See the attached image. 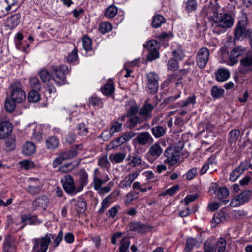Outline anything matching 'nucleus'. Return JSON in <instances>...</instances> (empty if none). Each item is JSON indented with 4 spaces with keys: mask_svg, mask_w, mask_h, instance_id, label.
I'll use <instances>...</instances> for the list:
<instances>
[{
    "mask_svg": "<svg viewBox=\"0 0 252 252\" xmlns=\"http://www.w3.org/2000/svg\"><path fill=\"white\" fill-rule=\"evenodd\" d=\"M234 23V18L227 13H217L213 18L212 32L217 34L224 33L232 27Z\"/></svg>",
    "mask_w": 252,
    "mask_h": 252,
    "instance_id": "obj_1",
    "label": "nucleus"
},
{
    "mask_svg": "<svg viewBox=\"0 0 252 252\" xmlns=\"http://www.w3.org/2000/svg\"><path fill=\"white\" fill-rule=\"evenodd\" d=\"M52 239H54V234L47 233L44 236L32 239V252H47Z\"/></svg>",
    "mask_w": 252,
    "mask_h": 252,
    "instance_id": "obj_2",
    "label": "nucleus"
},
{
    "mask_svg": "<svg viewBox=\"0 0 252 252\" xmlns=\"http://www.w3.org/2000/svg\"><path fill=\"white\" fill-rule=\"evenodd\" d=\"M51 71L55 74L56 77L53 80L59 86L65 84L66 75L69 72L68 67L65 65L60 66L53 65L51 66Z\"/></svg>",
    "mask_w": 252,
    "mask_h": 252,
    "instance_id": "obj_3",
    "label": "nucleus"
},
{
    "mask_svg": "<svg viewBox=\"0 0 252 252\" xmlns=\"http://www.w3.org/2000/svg\"><path fill=\"white\" fill-rule=\"evenodd\" d=\"M247 18L245 16L243 19L238 22L234 32L235 39L239 40L243 39L247 36L252 37V31L247 29Z\"/></svg>",
    "mask_w": 252,
    "mask_h": 252,
    "instance_id": "obj_4",
    "label": "nucleus"
},
{
    "mask_svg": "<svg viewBox=\"0 0 252 252\" xmlns=\"http://www.w3.org/2000/svg\"><path fill=\"white\" fill-rule=\"evenodd\" d=\"M63 187L65 191L70 195H74L78 193L77 186L76 187L72 176L65 174L61 179Z\"/></svg>",
    "mask_w": 252,
    "mask_h": 252,
    "instance_id": "obj_5",
    "label": "nucleus"
},
{
    "mask_svg": "<svg viewBox=\"0 0 252 252\" xmlns=\"http://www.w3.org/2000/svg\"><path fill=\"white\" fill-rule=\"evenodd\" d=\"M17 103H21L26 98V92L22 89V84L19 82H15L11 85V95L10 96Z\"/></svg>",
    "mask_w": 252,
    "mask_h": 252,
    "instance_id": "obj_6",
    "label": "nucleus"
},
{
    "mask_svg": "<svg viewBox=\"0 0 252 252\" xmlns=\"http://www.w3.org/2000/svg\"><path fill=\"white\" fill-rule=\"evenodd\" d=\"M162 151L160 144L156 142L149 148L145 158L150 163H153L161 155Z\"/></svg>",
    "mask_w": 252,
    "mask_h": 252,
    "instance_id": "obj_7",
    "label": "nucleus"
},
{
    "mask_svg": "<svg viewBox=\"0 0 252 252\" xmlns=\"http://www.w3.org/2000/svg\"><path fill=\"white\" fill-rule=\"evenodd\" d=\"M146 86L151 94H155L157 92L158 88L159 77L158 75L154 72H151L146 74Z\"/></svg>",
    "mask_w": 252,
    "mask_h": 252,
    "instance_id": "obj_8",
    "label": "nucleus"
},
{
    "mask_svg": "<svg viewBox=\"0 0 252 252\" xmlns=\"http://www.w3.org/2000/svg\"><path fill=\"white\" fill-rule=\"evenodd\" d=\"M164 156L166 158L163 161L164 163L170 166L176 163L180 159L177 152L171 147H168L164 152Z\"/></svg>",
    "mask_w": 252,
    "mask_h": 252,
    "instance_id": "obj_9",
    "label": "nucleus"
},
{
    "mask_svg": "<svg viewBox=\"0 0 252 252\" xmlns=\"http://www.w3.org/2000/svg\"><path fill=\"white\" fill-rule=\"evenodd\" d=\"M209 55V50L206 47H202L198 51L196 55V63L199 68H203L205 67Z\"/></svg>",
    "mask_w": 252,
    "mask_h": 252,
    "instance_id": "obj_10",
    "label": "nucleus"
},
{
    "mask_svg": "<svg viewBox=\"0 0 252 252\" xmlns=\"http://www.w3.org/2000/svg\"><path fill=\"white\" fill-rule=\"evenodd\" d=\"M245 52V48L241 46H236L235 47L230 53L228 64L233 66L237 63L238 62V57L243 55Z\"/></svg>",
    "mask_w": 252,
    "mask_h": 252,
    "instance_id": "obj_11",
    "label": "nucleus"
},
{
    "mask_svg": "<svg viewBox=\"0 0 252 252\" xmlns=\"http://www.w3.org/2000/svg\"><path fill=\"white\" fill-rule=\"evenodd\" d=\"M240 71L245 74L252 71V55H247L240 60Z\"/></svg>",
    "mask_w": 252,
    "mask_h": 252,
    "instance_id": "obj_12",
    "label": "nucleus"
},
{
    "mask_svg": "<svg viewBox=\"0 0 252 252\" xmlns=\"http://www.w3.org/2000/svg\"><path fill=\"white\" fill-rule=\"evenodd\" d=\"M12 125L9 122L3 121L0 123V139L8 137L12 133Z\"/></svg>",
    "mask_w": 252,
    "mask_h": 252,
    "instance_id": "obj_13",
    "label": "nucleus"
},
{
    "mask_svg": "<svg viewBox=\"0 0 252 252\" xmlns=\"http://www.w3.org/2000/svg\"><path fill=\"white\" fill-rule=\"evenodd\" d=\"M151 226L148 224H144L139 221L132 222L129 224V229L131 231H136L138 233L144 234L147 233Z\"/></svg>",
    "mask_w": 252,
    "mask_h": 252,
    "instance_id": "obj_14",
    "label": "nucleus"
},
{
    "mask_svg": "<svg viewBox=\"0 0 252 252\" xmlns=\"http://www.w3.org/2000/svg\"><path fill=\"white\" fill-rule=\"evenodd\" d=\"M21 14L19 13L15 14L7 17L4 25L9 30L15 29L20 23Z\"/></svg>",
    "mask_w": 252,
    "mask_h": 252,
    "instance_id": "obj_15",
    "label": "nucleus"
},
{
    "mask_svg": "<svg viewBox=\"0 0 252 252\" xmlns=\"http://www.w3.org/2000/svg\"><path fill=\"white\" fill-rule=\"evenodd\" d=\"M83 149L82 144L76 145L73 146L71 149L60 154L64 160L73 158L78 154V150H81Z\"/></svg>",
    "mask_w": 252,
    "mask_h": 252,
    "instance_id": "obj_16",
    "label": "nucleus"
},
{
    "mask_svg": "<svg viewBox=\"0 0 252 252\" xmlns=\"http://www.w3.org/2000/svg\"><path fill=\"white\" fill-rule=\"evenodd\" d=\"M138 173L135 172L125 176L120 183V188L122 189H127L130 187L132 182L138 177Z\"/></svg>",
    "mask_w": 252,
    "mask_h": 252,
    "instance_id": "obj_17",
    "label": "nucleus"
},
{
    "mask_svg": "<svg viewBox=\"0 0 252 252\" xmlns=\"http://www.w3.org/2000/svg\"><path fill=\"white\" fill-rule=\"evenodd\" d=\"M214 74L216 80L220 82H224L230 77V71L223 68L218 69Z\"/></svg>",
    "mask_w": 252,
    "mask_h": 252,
    "instance_id": "obj_18",
    "label": "nucleus"
},
{
    "mask_svg": "<svg viewBox=\"0 0 252 252\" xmlns=\"http://www.w3.org/2000/svg\"><path fill=\"white\" fill-rule=\"evenodd\" d=\"M246 169V166L244 165L243 162H241L230 173L229 180L232 182H235Z\"/></svg>",
    "mask_w": 252,
    "mask_h": 252,
    "instance_id": "obj_19",
    "label": "nucleus"
},
{
    "mask_svg": "<svg viewBox=\"0 0 252 252\" xmlns=\"http://www.w3.org/2000/svg\"><path fill=\"white\" fill-rule=\"evenodd\" d=\"M228 218V214L223 211L220 210L216 213L211 221L212 227H215L217 224L225 221Z\"/></svg>",
    "mask_w": 252,
    "mask_h": 252,
    "instance_id": "obj_20",
    "label": "nucleus"
},
{
    "mask_svg": "<svg viewBox=\"0 0 252 252\" xmlns=\"http://www.w3.org/2000/svg\"><path fill=\"white\" fill-rule=\"evenodd\" d=\"M208 244L214 249V252L218 250V252H225L226 243L225 240L222 238H220L219 240L215 243L210 241H207Z\"/></svg>",
    "mask_w": 252,
    "mask_h": 252,
    "instance_id": "obj_21",
    "label": "nucleus"
},
{
    "mask_svg": "<svg viewBox=\"0 0 252 252\" xmlns=\"http://www.w3.org/2000/svg\"><path fill=\"white\" fill-rule=\"evenodd\" d=\"M31 181L34 182L35 185H29L27 188V191L32 195H35L40 192L42 186L39 184L38 180L35 178H30Z\"/></svg>",
    "mask_w": 252,
    "mask_h": 252,
    "instance_id": "obj_22",
    "label": "nucleus"
},
{
    "mask_svg": "<svg viewBox=\"0 0 252 252\" xmlns=\"http://www.w3.org/2000/svg\"><path fill=\"white\" fill-rule=\"evenodd\" d=\"M138 143L144 145L147 143H152L154 139L148 132H143L140 133L136 138Z\"/></svg>",
    "mask_w": 252,
    "mask_h": 252,
    "instance_id": "obj_23",
    "label": "nucleus"
},
{
    "mask_svg": "<svg viewBox=\"0 0 252 252\" xmlns=\"http://www.w3.org/2000/svg\"><path fill=\"white\" fill-rule=\"evenodd\" d=\"M125 108L127 112V116L130 117L135 115L138 111V107L135 101L130 100L125 105Z\"/></svg>",
    "mask_w": 252,
    "mask_h": 252,
    "instance_id": "obj_24",
    "label": "nucleus"
},
{
    "mask_svg": "<svg viewBox=\"0 0 252 252\" xmlns=\"http://www.w3.org/2000/svg\"><path fill=\"white\" fill-rule=\"evenodd\" d=\"M153 108L152 104L146 102L140 109L139 113L144 119H149L152 116L151 113Z\"/></svg>",
    "mask_w": 252,
    "mask_h": 252,
    "instance_id": "obj_25",
    "label": "nucleus"
},
{
    "mask_svg": "<svg viewBox=\"0 0 252 252\" xmlns=\"http://www.w3.org/2000/svg\"><path fill=\"white\" fill-rule=\"evenodd\" d=\"M79 185L77 186L78 192L81 191L88 184V175L85 170H81L79 175Z\"/></svg>",
    "mask_w": 252,
    "mask_h": 252,
    "instance_id": "obj_26",
    "label": "nucleus"
},
{
    "mask_svg": "<svg viewBox=\"0 0 252 252\" xmlns=\"http://www.w3.org/2000/svg\"><path fill=\"white\" fill-rule=\"evenodd\" d=\"M35 144L32 142L27 141L23 146L22 152L24 155L30 156L35 153Z\"/></svg>",
    "mask_w": 252,
    "mask_h": 252,
    "instance_id": "obj_27",
    "label": "nucleus"
},
{
    "mask_svg": "<svg viewBox=\"0 0 252 252\" xmlns=\"http://www.w3.org/2000/svg\"><path fill=\"white\" fill-rule=\"evenodd\" d=\"M72 201H75V200L72 199ZM87 206V205L85 200L82 197H79L76 200L74 208L78 214H81L86 211Z\"/></svg>",
    "mask_w": 252,
    "mask_h": 252,
    "instance_id": "obj_28",
    "label": "nucleus"
},
{
    "mask_svg": "<svg viewBox=\"0 0 252 252\" xmlns=\"http://www.w3.org/2000/svg\"><path fill=\"white\" fill-rule=\"evenodd\" d=\"M197 7L198 2L196 0H187L185 2V10L188 14L195 12Z\"/></svg>",
    "mask_w": 252,
    "mask_h": 252,
    "instance_id": "obj_29",
    "label": "nucleus"
},
{
    "mask_svg": "<svg viewBox=\"0 0 252 252\" xmlns=\"http://www.w3.org/2000/svg\"><path fill=\"white\" fill-rule=\"evenodd\" d=\"M240 134V131L238 129H233L228 133V142L232 146L236 143Z\"/></svg>",
    "mask_w": 252,
    "mask_h": 252,
    "instance_id": "obj_30",
    "label": "nucleus"
},
{
    "mask_svg": "<svg viewBox=\"0 0 252 252\" xmlns=\"http://www.w3.org/2000/svg\"><path fill=\"white\" fill-rule=\"evenodd\" d=\"M17 101H15L11 97H7L4 103V107L6 111L9 113H12L13 112L16 106Z\"/></svg>",
    "mask_w": 252,
    "mask_h": 252,
    "instance_id": "obj_31",
    "label": "nucleus"
},
{
    "mask_svg": "<svg viewBox=\"0 0 252 252\" xmlns=\"http://www.w3.org/2000/svg\"><path fill=\"white\" fill-rule=\"evenodd\" d=\"M127 159L130 160L129 164L133 167H136L141 165L142 162L141 156L136 154H133L132 156L128 155Z\"/></svg>",
    "mask_w": 252,
    "mask_h": 252,
    "instance_id": "obj_32",
    "label": "nucleus"
},
{
    "mask_svg": "<svg viewBox=\"0 0 252 252\" xmlns=\"http://www.w3.org/2000/svg\"><path fill=\"white\" fill-rule=\"evenodd\" d=\"M151 132L155 138H158L165 134L166 129L161 126H156L151 128Z\"/></svg>",
    "mask_w": 252,
    "mask_h": 252,
    "instance_id": "obj_33",
    "label": "nucleus"
},
{
    "mask_svg": "<svg viewBox=\"0 0 252 252\" xmlns=\"http://www.w3.org/2000/svg\"><path fill=\"white\" fill-rule=\"evenodd\" d=\"M59 145V140L55 136H50L46 140V146L49 149L57 148Z\"/></svg>",
    "mask_w": 252,
    "mask_h": 252,
    "instance_id": "obj_34",
    "label": "nucleus"
},
{
    "mask_svg": "<svg viewBox=\"0 0 252 252\" xmlns=\"http://www.w3.org/2000/svg\"><path fill=\"white\" fill-rule=\"evenodd\" d=\"M114 195L113 193H111L106 196L101 202V206L98 210V213L101 214L103 213L110 205L111 199Z\"/></svg>",
    "mask_w": 252,
    "mask_h": 252,
    "instance_id": "obj_35",
    "label": "nucleus"
},
{
    "mask_svg": "<svg viewBox=\"0 0 252 252\" xmlns=\"http://www.w3.org/2000/svg\"><path fill=\"white\" fill-rule=\"evenodd\" d=\"M48 204V199L46 196L38 198L34 200L33 204L37 207H39L45 209Z\"/></svg>",
    "mask_w": 252,
    "mask_h": 252,
    "instance_id": "obj_36",
    "label": "nucleus"
},
{
    "mask_svg": "<svg viewBox=\"0 0 252 252\" xmlns=\"http://www.w3.org/2000/svg\"><path fill=\"white\" fill-rule=\"evenodd\" d=\"M166 22L165 19L161 15H156L153 17L152 26L155 28H158L161 26L162 23Z\"/></svg>",
    "mask_w": 252,
    "mask_h": 252,
    "instance_id": "obj_37",
    "label": "nucleus"
},
{
    "mask_svg": "<svg viewBox=\"0 0 252 252\" xmlns=\"http://www.w3.org/2000/svg\"><path fill=\"white\" fill-rule=\"evenodd\" d=\"M40 98V95L37 91L32 90L29 93L28 99L30 102H37L39 100Z\"/></svg>",
    "mask_w": 252,
    "mask_h": 252,
    "instance_id": "obj_38",
    "label": "nucleus"
},
{
    "mask_svg": "<svg viewBox=\"0 0 252 252\" xmlns=\"http://www.w3.org/2000/svg\"><path fill=\"white\" fill-rule=\"evenodd\" d=\"M197 244V240L192 237H189L186 240V246L185 248V251L186 252H191L193 247L196 246Z\"/></svg>",
    "mask_w": 252,
    "mask_h": 252,
    "instance_id": "obj_39",
    "label": "nucleus"
},
{
    "mask_svg": "<svg viewBox=\"0 0 252 252\" xmlns=\"http://www.w3.org/2000/svg\"><path fill=\"white\" fill-rule=\"evenodd\" d=\"M39 76L42 81L47 83L52 78L50 73L45 68L42 69L39 72Z\"/></svg>",
    "mask_w": 252,
    "mask_h": 252,
    "instance_id": "obj_40",
    "label": "nucleus"
},
{
    "mask_svg": "<svg viewBox=\"0 0 252 252\" xmlns=\"http://www.w3.org/2000/svg\"><path fill=\"white\" fill-rule=\"evenodd\" d=\"M224 93V90L221 88H219L216 86L212 87L211 90L212 96L214 98H220L222 96Z\"/></svg>",
    "mask_w": 252,
    "mask_h": 252,
    "instance_id": "obj_41",
    "label": "nucleus"
},
{
    "mask_svg": "<svg viewBox=\"0 0 252 252\" xmlns=\"http://www.w3.org/2000/svg\"><path fill=\"white\" fill-rule=\"evenodd\" d=\"M251 195V192L250 191H245L237 196V199L240 203L243 204L249 201Z\"/></svg>",
    "mask_w": 252,
    "mask_h": 252,
    "instance_id": "obj_42",
    "label": "nucleus"
},
{
    "mask_svg": "<svg viewBox=\"0 0 252 252\" xmlns=\"http://www.w3.org/2000/svg\"><path fill=\"white\" fill-rule=\"evenodd\" d=\"M196 103V96L192 95L188 97L186 99L181 101L179 103V106L184 107L189 106V104H194Z\"/></svg>",
    "mask_w": 252,
    "mask_h": 252,
    "instance_id": "obj_43",
    "label": "nucleus"
},
{
    "mask_svg": "<svg viewBox=\"0 0 252 252\" xmlns=\"http://www.w3.org/2000/svg\"><path fill=\"white\" fill-rule=\"evenodd\" d=\"M130 244L129 239L127 237H125L122 239L119 247L120 252H126L128 250Z\"/></svg>",
    "mask_w": 252,
    "mask_h": 252,
    "instance_id": "obj_44",
    "label": "nucleus"
},
{
    "mask_svg": "<svg viewBox=\"0 0 252 252\" xmlns=\"http://www.w3.org/2000/svg\"><path fill=\"white\" fill-rule=\"evenodd\" d=\"M102 93L105 95H109L114 92V86L112 82H109L101 88Z\"/></svg>",
    "mask_w": 252,
    "mask_h": 252,
    "instance_id": "obj_45",
    "label": "nucleus"
},
{
    "mask_svg": "<svg viewBox=\"0 0 252 252\" xmlns=\"http://www.w3.org/2000/svg\"><path fill=\"white\" fill-rule=\"evenodd\" d=\"M118 12L117 7L114 5H110L105 12V16L109 18H112L115 17Z\"/></svg>",
    "mask_w": 252,
    "mask_h": 252,
    "instance_id": "obj_46",
    "label": "nucleus"
},
{
    "mask_svg": "<svg viewBox=\"0 0 252 252\" xmlns=\"http://www.w3.org/2000/svg\"><path fill=\"white\" fill-rule=\"evenodd\" d=\"M129 117L128 120V126L130 129L134 128L136 127L137 124L141 123L140 118L138 116L133 115Z\"/></svg>",
    "mask_w": 252,
    "mask_h": 252,
    "instance_id": "obj_47",
    "label": "nucleus"
},
{
    "mask_svg": "<svg viewBox=\"0 0 252 252\" xmlns=\"http://www.w3.org/2000/svg\"><path fill=\"white\" fill-rule=\"evenodd\" d=\"M112 29V25L109 22H102L99 26V30L102 33H106Z\"/></svg>",
    "mask_w": 252,
    "mask_h": 252,
    "instance_id": "obj_48",
    "label": "nucleus"
},
{
    "mask_svg": "<svg viewBox=\"0 0 252 252\" xmlns=\"http://www.w3.org/2000/svg\"><path fill=\"white\" fill-rule=\"evenodd\" d=\"M229 194V191L226 187L220 188L217 191L218 199L222 200L226 198Z\"/></svg>",
    "mask_w": 252,
    "mask_h": 252,
    "instance_id": "obj_49",
    "label": "nucleus"
},
{
    "mask_svg": "<svg viewBox=\"0 0 252 252\" xmlns=\"http://www.w3.org/2000/svg\"><path fill=\"white\" fill-rule=\"evenodd\" d=\"M172 55L175 60L178 61H182L185 57V54L183 50L180 47L174 50L172 52Z\"/></svg>",
    "mask_w": 252,
    "mask_h": 252,
    "instance_id": "obj_50",
    "label": "nucleus"
},
{
    "mask_svg": "<svg viewBox=\"0 0 252 252\" xmlns=\"http://www.w3.org/2000/svg\"><path fill=\"white\" fill-rule=\"evenodd\" d=\"M92 42L91 39L88 36H84L82 39L83 48L87 51L91 50L92 48Z\"/></svg>",
    "mask_w": 252,
    "mask_h": 252,
    "instance_id": "obj_51",
    "label": "nucleus"
},
{
    "mask_svg": "<svg viewBox=\"0 0 252 252\" xmlns=\"http://www.w3.org/2000/svg\"><path fill=\"white\" fill-rule=\"evenodd\" d=\"M102 101L101 99L98 98L95 95H92L89 99V105H92L93 106H101L102 104Z\"/></svg>",
    "mask_w": 252,
    "mask_h": 252,
    "instance_id": "obj_52",
    "label": "nucleus"
},
{
    "mask_svg": "<svg viewBox=\"0 0 252 252\" xmlns=\"http://www.w3.org/2000/svg\"><path fill=\"white\" fill-rule=\"evenodd\" d=\"M122 127V123H120L115 120L111 123L110 127L111 131L114 134L115 133L120 131L121 130Z\"/></svg>",
    "mask_w": 252,
    "mask_h": 252,
    "instance_id": "obj_53",
    "label": "nucleus"
},
{
    "mask_svg": "<svg viewBox=\"0 0 252 252\" xmlns=\"http://www.w3.org/2000/svg\"><path fill=\"white\" fill-rule=\"evenodd\" d=\"M178 61V60L172 58L170 59L167 63L168 69L172 71L178 69L179 67Z\"/></svg>",
    "mask_w": 252,
    "mask_h": 252,
    "instance_id": "obj_54",
    "label": "nucleus"
},
{
    "mask_svg": "<svg viewBox=\"0 0 252 252\" xmlns=\"http://www.w3.org/2000/svg\"><path fill=\"white\" fill-rule=\"evenodd\" d=\"M198 169L196 167H193L190 169L186 174V177L188 180H192L197 174Z\"/></svg>",
    "mask_w": 252,
    "mask_h": 252,
    "instance_id": "obj_55",
    "label": "nucleus"
},
{
    "mask_svg": "<svg viewBox=\"0 0 252 252\" xmlns=\"http://www.w3.org/2000/svg\"><path fill=\"white\" fill-rule=\"evenodd\" d=\"M78 58V51L75 48L66 57V61L68 63L73 62Z\"/></svg>",
    "mask_w": 252,
    "mask_h": 252,
    "instance_id": "obj_56",
    "label": "nucleus"
},
{
    "mask_svg": "<svg viewBox=\"0 0 252 252\" xmlns=\"http://www.w3.org/2000/svg\"><path fill=\"white\" fill-rule=\"evenodd\" d=\"M32 127V135L34 138L40 140L41 138V134L40 131H37V129H39V126H36L35 124L32 123L28 126V127Z\"/></svg>",
    "mask_w": 252,
    "mask_h": 252,
    "instance_id": "obj_57",
    "label": "nucleus"
},
{
    "mask_svg": "<svg viewBox=\"0 0 252 252\" xmlns=\"http://www.w3.org/2000/svg\"><path fill=\"white\" fill-rule=\"evenodd\" d=\"M125 143H126V140H124L121 136V137L112 141L109 144V146L110 147V148L114 149Z\"/></svg>",
    "mask_w": 252,
    "mask_h": 252,
    "instance_id": "obj_58",
    "label": "nucleus"
},
{
    "mask_svg": "<svg viewBox=\"0 0 252 252\" xmlns=\"http://www.w3.org/2000/svg\"><path fill=\"white\" fill-rule=\"evenodd\" d=\"M104 182L100 178L96 177L95 176L93 179V184L94 189L98 191L101 187Z\"/></svg>",
    "mask_w": 252,
    "mask_h": 252,
    "instance_id": "obj_59",
    "label": "nucleus"
},
{
    "mask_svg": "<svg viewBox=\"0 0 252 252\" xmlns=\"http://www.w3.org/2000/svg\"><path fill=\"white\" fill-rule=\"evenodd\" d=\"M63 238V232L62 230H60L56 237H55V236H54V239H53L54 240L53 244V246L55 248L58 247L59 246L61 242L62 241Z\"/></svg>",
    "mask_w": 252,
    "mask_h": 252,
    "instance_id": "obj_60",
    "label": "nucleus"
},
{
    "mask_svg": "<svg viewBox=\"0 0 252 252\" xmlns=\"http://www.w3.org/2000/svg\"><path fill=\"white\" fill-rule=\"evenodd\" d=\"M120 208L119 205H116L111 207L107 212L106 215L109 218H114L118 213V210Z\"/></svg>",
    "mask_w": 252,
    "mask_h": 252,
    "instance_id": "obj_61",
    "label": "nucleus"
},
{
    "mask_svg": "<svg viewBox=\"0 0 252 252\" xmlns=\"http://www.w3.org/2000/svg\"><path fill=\"white\" fill-rule=\"evenodd\" d=\"M30 84L32 88L40 89L41 85L39 79L35 77H32L30 79Z\"/></svg>",
    "mask_w": 252,
    "mask_h": 252,
    "instance_id": "obj_62",
    "label": "nucleus"
},
{
    "mask_svg": "<svg viewBox=\"0 0 252 252\" xmlns=\"http://www.w3.org/2000/svg\"><path fill=\"white\" fill-rule=\"evenodd\" d=\"M159 57V53L158 50H152L149 51V53L147 55V59L152 61L155 60Z\"/></svg>",
    "mask_w": 252,
    "mask_h": 252,
    "instance_id": "obj_63",
    "label": "nucleus"
},
{
    "mask_svg": "<svg viewBox=\"0 0 252 252\" xmlns=\"http://www.w3.org/2000/svg\"><path fill=\"white\" fill-rule=\"evenodd\" d=\"M109 164V162L107 159V156H103L98 160V165L102 168L107 167Z\"/></svg>",
    "mask_w": 252,
    "mask_h": 252,
    "instance_id": "obj_64",
    "label": "nucleus"
}]
</instances>
